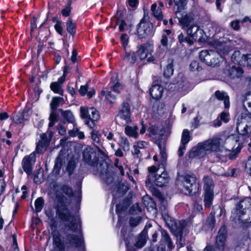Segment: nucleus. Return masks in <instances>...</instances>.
<instances>
[{"mask_svg": "<svg viewBox=\"0 0 251 251\" xmlns=\"http://www.w3.org/2000/svg\"><path fill=\"white\" fill-rule=\"evenodd\" d=\"M56 192L57 205L56 208V217L63 222H69L65 224V227L73 232H76L78 228V224L76 222L75 216L69 211L67 205V198L64 194L71 198L73 203L72 209L75 213L79 212L80 209L82 201V189H52Z\"/></svg>", "mask_w": 251, "mask_h": 251, "instance_id": "1", "label": "nucleus"}, {"mask_svg": "<svg viewBox=\"0 0 251 251\" xmlns=\"http://www.w3.org/2000/svg\"><path fill=\"white\" fill-rule=\"evenodd\" d=\"M237 119L236 130L239 135H232L226 137V149L228 151L238 153L243 146L244 144L247 143L251 147V135L247 132L248 126L245 122L239 123Z\"/></svg>", "mask_w": 251, "mask_h": 251, "instance_id": "2", "label": "nucleus"}, {"mask_svg": "<svg viewBox=\"0 0 251 251\" xmlns=\"http://www.w3.org/2000/svg\"><path fill=\"white\" fill-rule=\"evenodd\" d=\"M52 244L58 251H66L72 248H79L84 246V241L82 237L70 233H66L62 237L59 232H52Z\"/></svg>", "mask_w": 251, "mask_h": 251, "instance_id": "3", "label": "nucleus"}, {"mask_svg": "<svg viewBox=\"0 0 251 251\" xmlns=\"http://www.w3.org/2000/svg\"><path fill=\"white\" fill-rule=\"evenodd\" d=\"M100 152H97L90 147H87L83 152L84 162L93 168L95 175H99L102 179L108 177V164L102 158L100 157Z\"/></svg>", "mask_w": 251, "mask_h": 251, "instance_id": "4", "label": "nucleus"}, {"mask_svg": "<svg viewBox=\"0 0 251 251\" xmlns=\"http://www.w3.org/2000/svg\"><path fill=\"white\" fill-rule=\"evenodd\" d=\"M153 51V46L149 43H144L137 47V50H125L123 59L127 64L132 65L135 63H140Z\"/></svg>", "mask_w": 251, "mask_h": 251, "instance_id": "5", "label": "nucleus"}, {"mask_svg": "<svg viewBox=\"0 0 251 251\" xmlns=\"http://www.w3.org/2000/svg\"><path fill=\"white\" fill-rule=\"evenodd\" d=\"M179 23L181 28L193 39L199 41H201L204 31L194 22L193 16L190 14L183 15L179 18Z\"/></svg>", "mask_w": 251, "mask_h": 251, "instance_id": "6", "label": "nucleus"}, {"mask_svg": "<svg viewBox=\"0 0 251 251\" xmlns=\"http://www.w3.org/2000/svg\"><path fill=\"white\" fill-rule=\"evenodd\" d=\"M158 148L160 150V154L161 159L158 167L155 166H151L148 168L149 175L148 176L147 180L145 181L146 186L147 187H151L152 186V181L155 177L154 173L157 172L159 168H163L165 169L167 165V154L165 151V147L161 144H158Z\"/></svg>", "mask_w": 251, "mask_h": 251, "instance_id": "7", "label": "nucleus"}, {"mask_svg": "<svg viewBox=\"0 0 251 251\" xmlns=\"http://www.w3.org/2000/svg\"><path fill=\"white\" fill-rule=\"evenodd\" d=\"M154 32L153 25L149 21L148 13L144 11L143 18L136 26V33L139 39L145 38L152 36Z\"/></svg>", "mask_w": 251, "mask_h": 251, "instance_id": "8", "label": "nucleus"}, {"mask_svg": "<svg viewBox=\"0 0 251 251\" xmlns=\"http://www.w3.org/2000/svg\"><path fill=\"white\" fill-rule=\"evenodd\" d=\"M81 117L85 119V124L92 128L95 126V122L99 120L100 116L98 110L94 107H81Z\"/></svg>", "mask_w": 251, "mask_h": 251, "instance_id": "9", "label": "nucleus"}, {"mask_svg": "<svg viewBox=\"0 0 251 251\" xmlns=\"http://www.w3.org/2000/svg\"><path fill=\"white\" fill-rule=\"evenodd\" d=\"M228 238L227 227L224 223L219 228L215 238L214 246L218 251H224Z\"/></svg>", "mask_w": 251, "mask_h": 251, "instance_id": "10", "label": "nucleus"}, {"mask_svg": "<svg viewBox=\"0 0 251 251\" xmlns=\"http://www.w3.org/2000/svg\"><path fill=\"white\" fill-rule=\"evenodd\" d=\"M53 132L50 130H48L46 133H43L40 135V140L36 143L35 151L33 152L42 154L44 153L49 147L50 140L53 136Z\"/></svg>", "mask_w": 251, "mask_h": 251, "instance_id": "11", "label": "nucleus"}, {"mask_svg": "<svg viewBox=\"0 0 251 251\" xmlns=\"http://www.w3.org/2000/svg\"><path fill=\"white\" fill-rule=\"evenodd\" d=\"M204 142L209 151H219L225 144L226 136L222 134L217 135Z\"/></svg>", "mask_w": 251, "mask_h": 251, "instance_id": "12", "label": "nucleus"}, {"mask_svg": "<svg viewBox=\"0 0 251 251\" xmlns=\"http://www.w3.org/2000/svg\"><path fill=\"white\" fill-rule=\"evenodd\" d=\"M130 106L128 102L123 103L119 109L118 114L116 116V120L118 122H124L126 124L131 122Z\"/></svg>", "mask_w": 251, "mask_h": 251, "instance_id": "13", "label": "nucleus"}, {"mask_svg": "<svg viewBox=\"0 0 251 251\" xmlns=\"http://www.w3.org/2000/svg\"><path fill=\"white\" fill-rule=\"evenodd\" d=\"M245 202L244 200H241L237 202L234 208L233 213L238 218V220L241 224L244 229H248L251 226V221L248 222L247 220H242L241 217L245 214L246 207H244L243 203Z\"/></svg>", "mask_w": 251, "mask_h": 251, "instance_id": "14", "label": "nucleus"}, {"mask_svg": "<svg viewBox=\"0 0 251 251\" xmlns=\"http://www.w3.org/2000/svg\"><path fill=\"white\" fill-rule=\"evenodd\" d=\"M207 151H209L205 142L199 143L197 146L193 147L189 151V157L191 158H199L204 157Z\"/></svg>", "mask_w": 251, "mask_h": 251, "instance_id": "15", "label": "nucleus"}, {"mask_svg": "<svg viewBox=\"0 0 251 251\" xmlns=\"http://www.w3.org/2000/svg\"><path fill=\"white\" fill-rule=\"evenodd\" d=\"M120 234L125 243L126 251H137L133 246L130 245V240L134 238L132 231H127V227L123 226L121 229Z\"/></svg>", "mask_w": 251, "mask_h": 251, "instance_id": "16", "label": "nucleus"}, {"mask_svg": "<svg viewBox=\"0 0 251 251\" xmlns=\"http://www.w3.org/2000/svg\"><path fill=\"white\" fill-rule=\"evenodd\" d=\"M36 162L35 152H32L29 155L24 157L22 162V165L24 171L28 175L32 172V166Z\"/></svg>", "mask_w": 251, "mask_h": 251, "instance_id": "17", "label": "nucleus"}, {"mask_svg": "<svg viewBox=\"0 0 251 251\" xmlns=\"http://www.w3.org/2000/svg\"><path fill=\"white\" fill-rule=\"evenodd\" d=\"M170 181V177L166 171H163L161 175H159L154 178L152 181V186L150 188H155L153 183L158 187H163L167 185Z\"/></svg>", "mask_w": 251, "mask_h": 251, "instance_id": "18", "label": "nucleus"}, {"mask_svg": "<svg viewBox=\"0 0 251 251\" xmlns=\"http://www.w3.org/2000/svg\"><path fill=\"white\" fill-rule=\"evenodd\" d=\"M243 70L240 67L233 66L229 69H225L223 73L227 78L233 79L240 77L243 74Z\"/></svg>", "mask_w": 251, "mask_h": 251, "instance_id": "19", "label": "nucleus"}, {"mask_svg": "<svg viewBox=\"0 0 251 251\" xmlns=\"http://www.w3.org/2000/svg\"><path fill=\"white\" fill-rule=\"evenodd\" d=\"M132 203V197H127L123 199L121 202L116 205V212L118 215L126 211Z\"/></svg>", "mask_w": 251, "mask_h": 251, "instance_id": "20", "label": "nucleus"}, {"mask_svg": "<svg viewBox=\"0 0 251 251\" xmlns=\"http://www.w3.org/2000/svg\"><path fill=\"white\" fill-rule=\"evenodd\" d=\"M185 188H199L200 186L196 177L193 175H186L184 177L183 182Z\"/></svg>", "mask_w": 251, "mask_h": 251, "instance_id": "21", "label": "nucleus"}, {"mask_svg": "<svg viewBox=\"0 0 251 251\" xmlns=\"http://www.w3.org/2000/svg\"><path fill=\"white\" fill-rule=\"evenodd\" d=\"M214 189H205L204 194V205L205 208H210L212 204L214 197Z\"/></svg>", "mask_w": 251, "mask_h": 251, "instance_id": "22", "label": "nucleus"}, {"mask_svg": "<svg viewBox=\"0 0 251 251\" xmlns=\"http://www.w3.org/2000/svg\"><path fill=\"white\" fill-rule=\"evenodd\" d=\"M215 96L218 100H224V106L226 109L229 108L230 106L229 97L227 93L217 90L215 92Z\"/></svg>", "mask_w": 251, "mask_h": 251, "instance_id": "23", "label": "nucleus"}, {"mask_svg": "<svg viewBox=\"0 0 251 251\" xmlns=\"http://www.w3.org/2000/svg\"><path fill=\"white\" fill-rule=\"evenodd\" d=\"M162 87L158 84H154L150 89V93L151 97L155 100L160 99L163 94Z\"/></svg>", "mask_w": 251, "mask_h": 251, "instance_id": "24", "label": "nucleus"}, {"mask_svg": "<svg viewBox=\"0 0 251 251\" xmlns=\"http://www.w3.org/2000/svg\"><path fill=\"white\" fill-rule=\"evenodd\" d=\"M226 41L224 38H220L218 40H214L213 42V46L217 50L222 51L223 52H226L227 50Z\"/></svg>", "mask_w": 251, "mask_h": 251, "instance_id": "25", "label": "nucleus"}, {"mask_svg": "<svg viewBox=\"0 0 251 251\" xmlns=\"http://www.w3.org/2000/svg\"><path fill=\"white\" fill-rule=\"evenodd\" d=\"M91 138L93 140V144L97 148L98 152H100L101 155H104L105 153L102 151L103 147L102 146V144L100 141V138L98 136V133L92 132L91 133Z\"/></svg>", "mask_w": 251, "mask_h": 251, "instance_id": "26", "label": "nucleus"}, {"mask_svg": "<svg viewBox=\"0 0 251 251\" xmlns=\"http://www.w3.org/2000/svg\"><path fill=\"white\" fill-rule=\"evenodd\" d=\"M151 10L152 15L158 21H161L163 19V15L162 9L159 7H157L156 3L152 4Z\"/></svg>", "mask_w": 251, "mask_h": 251, "instance_id": "27", "label": "nucleus"}, {"mask_svg": "<svg viewBox=\"0 0 251 251\" xmlns=\"http://www.w3.org/2000/svg\"><path fill=\"white\" fill-rule=\"evenodd\" d=\"M213 56V51L204 50L201 51L200 53V59L202 62L208 65V62H209L210 58L211 57H214Z\"/></svg>", "mask_w": 251, "mask_h": 251, "instance_id": "28", "label": "nucleus"}, {"mask_svg": "<svg viewBox=\"0 0 251 251\" xmlns=\"http://www.w3.org/2000/svg\"><path fill=\"white\" fill-rule=\"evenodd\" d=\"M64 103V100L62 97H54L52 98L50 103L51 110H56L57 108L60 105H62Z\"/></svg>", "mask_w": 251, "mask_h": 251, "instance_id": "29", "label": "nucleus"}, {"mask_svg": "<svg viewBox=\"0 0 251 251\" xmlns=\"http://www.w3.org/2000/svg\"><path fill=\"white\" fill-rule=\"evenodd\" d=\"M138 129V128L136 126H134L133 127L127 126L125 127V132L126 134L129 137L137 138L138 136V133L137 132Z\"/></svg>", "mask_w": 251, "mask_h": 251, "instance_id": "30", "label": "nucleus"}, {"mask_svg": "<svg viewBox=\"0 0 251 251\" xmlns=\"http://www.w3.org/2000/svg\"><path fill=\"white\" fill-rule=\"evenodd\" d=\"M59 111L61 112L63 119L67 122L72 124L75 122V117L70 110L64 111L62 109H59Z\"/></svg>", "mask_w": 251, "mask_h": 251, "instance_id": "31", "label": "nucleus"}, {"mask_svg": "<svg viewBox=\"0 0 251 251\" xmlns=\"http://www.w3.org/2000/svg\"><path fill=\"white\" fill-rule=\"evenodd\" d=\"M180 193L190 197L193 200H196L200 194V189L193 192V189H180Z\"/></svg>", "mask_w": 251, "mask_h": 251, "instance_id": "32", "label": "nucleus"}, {"mask_svg": "<svg viewBox=\"0 0 251 251\" xmlns=\"http://www.w3.org/2000/svg\"><path fill=\"white\" fill-rule=\"evenodd\" d=\"M50 88L54 93L63 96L64 90L61 84L56 82H53L50 85Z\"/></svg>", "mask_w": 251, "mask_h": 251, "instance_id": "33", "label": "nucleus"}, {"mask_svg": "<svg viewBox=\"0 0 251 251\" xmlns=\"http://www.w3.org/2000/svg\"><path fill=\"white\" fill-rule=\"evenodd\" d=\"M215 224L216 219L215 213L211 212L209 215L206 218L205 221V225L209 228L213 229L215 227Z\"/></svg>", "mask_w": 251, "mask_h": 251, "instance_id": "34", "label": "nucleus"}, {"mask_svg": "<svg viewBox=\"0 0 251 251\" xmlns=\"http://www.w3.org/2000/svg\"><path fill=\"white\" fill-rule=\"evenodd\" d=\"M119 145L124 151H129L130 143L126 137L121 136L120 138Z\"/></svg>", "mask_w": 251, "mask_h": 251, "instance_id": "35", "label": "nucleus"}, {"mask_svg": "<svg viewBox=\"0 0 251 251\" xmlns=\"http://www.w3.org/2000/svg\"><path fill=\"white\" fill-rule=\"evenodd\" d=\"M35 211L36 213H39L42 210L44 205V200L42 197L37 198L34 203Z\"/></svg>", "mask_w": 251, "mask_h": 251, "instance_id": "36", "label": "nucleus"}, {"mask_svg": "<svg viewBox=\"0 0 251 251\" xmlns=\"http://www.w3.org/2000/svg\"><path fill=\"white\" fill-rule=\"evenodd\" d=\"M152 225L151 224H146L143 230L139 233L138 238L148 240V229L151 227Z\"/></svg>", "mask_w": 251, "mask_h": 251, "instance_id": "37", "label": "nucleus"}, {"mask_svg": "<svg viewBox=\"0 0 251 251\" xmlns=\"http://www.w3.org/2000/svg\"><path fill=\"white\" fill-rule=\"evenodd\" d=\"M142 210L138 203L134 204L128 210L130 215H135L138 214L142 212Z\"/></svg>", "mask_w": 251, "mask_h": 251, "instance_id": "38", "label": "nucleus"}, {"mask_svg": "<svg viewBox=\"0 0 251 251\" xmlns=\"http://www.w3.org/2000/svg\"><path fill=\"white\" fill-rule=\"evenodd\" d=\"M67 30L71 34L74 35L75 33V25L73 22L71 18H69L66 23Z\"/></svg>", "mask_w": 251, "mask_h": 251, "instance_id": "39", "label": "nucleus"}, {"mask_svg": "<svg viewBox=\"0 0 251 251\" xmlns=\"http://www.w3.org/2000/svg\"><path fill=\"white\" fill-rule=\"evenodd\" d=\"M174 73L173 64L172 61L169 63L165 68L163 72L164 75L166 77H170Z\"/></svg>", "mask_w": 251, "mask_h": 251, "instance_id": "40", "label": "nucleus"}, {"mask_svg": "<svg viewBox=\"0 0 251 251\" xmlns=\"http://www.w3.org/2000/svg\"><path fill=\"white\" fill-rule=\"evenodd\" d=\"M62 165V159L60 156H58L55 160V164L54 166L53 173L55 175H58L59 173L61 167Z\"/></svg>", "mask_w": 251, "mask_h": 251, "instance_id": "41", "label": "nucleus"}, {"mask_svg": "<svg viewBox=\"0 0 251 251\" xmlns=\"http://www.w3.org/2000/svg\"><path fill=\"white\" fill-rule=\"evenodd\" d=\"M101 94L105 96V98L111 103H114L116 100V97L112 94L111 92L107 90L101 91Z\"/></svg>", "mask_w": 251, "mask_h": 251, "instance_id": "42", "label": "nucleus"}, {"mask_svg": "<svg viewBox=\"0 0 251 251\" xmlns=\"http://www.w3.org/2000/svg\"><path fill=\"white\" fill-rule=\"evenodd\" d=\"M190 139L189 131L188 129H184L181 136V144H187Z\"/></svg>", "mask_w": 251, "mask_h": 251, "instance_id": "43", "label": "nucleus"}, {"mask_svg": "<svg viewBox=\"0 0 251 251\" xmlns=\"http://www.w3.org/2000/svg\"><path fill=\"white\" fill-rule=\"evenodd\" d=\"M214 57H211L209 62H208V66H215L219 63L218 53L213 51Z\"/></svg>", "mask_w": 251, "mask_h": 251, "instance_id": "44", "label": "nucleus"}, {"mask_svg": "<svg viewBox=\"0 0 251 251\" xmlns=\"http://www.w3.org/2000/svg\"><path fill=\"white\" fill-rule=\"evenodd\" d=\"M204 188L214 187V183L211 177L206 176L203 178Z\"/></svg>", "mask_w": 251, "mask_h": 251, "instance_id": "45", "label": "nucleus"}, {"mask_svg": "<svg viewBox=\"0 0 251 251\" xmlns=\"http://www.w3.org/2000/svg\"><path fill=\"white\" fill-rule=\"evenodd\" d=\"M161 232L162 235V239H163L164 241L167 243L169 246L170 245L172 244L171 239L167 230L163 229H161Z\"/></svg>", "mask_w": 251, "mask_h": 251, "instance_id": "46", "label": "nucleus"}, {"mask_svg": "<svg viewBox=\"0 0 251 251\" xmlns=\"http://www.w3.org/2000/svg\"><path fill=\"white\" fill-rule=\"evenodd\" d=\"M141 217L138 216L137 217H131L129 219V224L131 227H135L137 226L141 221Z\"/></svg>", "mask_w": 251, "mask_h": 251, "instance_id": "47", "label": "nucleus"}, {"mask_svg": "<svg viewBox=\"0 0 251 251\" xmlns=\"http://www.w3.org/2000/svg\"><path fill=\"white\" fill-rule=\"evenodd\" d=\"M14 121L16 124H21L24 122L25 120L24 113L19 112L14 116Z\"/></svg>", "mask_w": 251, "mask_h": 251, "instance_id": "48", "label": "nucleus"}, {"mask_svg": "<svg viewBox=\"0 0 251 251\" xmlns=\"http://www.w3.org/2000/svg\"><path fill=\"white\" fill-rule=\"evenodd\" d=\"M179 10L184 9L187 3V0H174Z\"/></svg>", "mask_w": 251, "mask_h": 251, "instance_id": "49", "label": "nucleus"}, {"mask_svg": "<svg viewBox=\"0 0 251 251\" xmlns=\"http://www.w3.org/2000/svg\"><path fill=\"white\" fill-rule=\"evenodd\" d=\"M11 237L12 239V244L11 247L14 250H19L18 242H17V236L16 233H14L12 234Z\"/></svg>", "mask_w": 251, "mask_h": 251, "instance_id": "50", "label": "nucleus"}, {"mask_svg": "<svg viewBox=\"0 0 251 251\" xmlns=\"http://www.w3.org/2000/svg\"><path fill=\"white\" fill-rule=\"evenodd\" d=\"M190 68L192 71H200L201 70V67L199 66V63L196 61H193L191 63Z\"/></svg>", "mask_w": 251, "mask_h": 251, "instance_id": "51", "label": "nucleus"}, {"mask_svg": "<svg viewBox=\"0 0 251 251\" xmlns=\"http://www.w3.org/2000/svg\"><path fill=\"white\" fill-rule=\"evenodd\" d=\"M147 241V240L139 239L138 238V240L134 246L137 248L141 249L146 245Z\"/></svg>", "mask_w": 251, "mask_h": 251, "instance_id": "52", "label": "nucleus"}, {"mask_svg": "<svg viewBox=\"0 0 251 251\" xmlns=\"http://www.w3.org/2000/svg\"><path fill=\"white\" fill-rule=\"evenodd\" d=\"M50 226L51 229V235L52 237V232L54 231H57L59 232L58 230H57V221L53 218L51 219L50 220Z\"/></svg>", "mask_w": 251, "mask_h": 251, "instance_id": "53", "label": "nucleus"}, {"mask_svg": "<svg viewBox=\"0 0 251 251\" xmlns=\"http://www.w3.org/2000/svg\"><path fill=\"white\" fill-rule=\"evenodd\" d=\"M159 231H161V229L158 230H153L152 231L151 238L150 240L151 243H155L157 241Z\"/></svg>", "mask_w": 251, "mask_h": 251, "instance_id": "54", "label": "nucleus"}, {"mask_svg": "<svg viewBox=\"0 0 251 251\" xmlns=\"http://www.w3.org/2000/svg\"><path fill=\"white\" fill-rule=\"evenodd\" d=\"M229 115L228 112H223L220 115V120L225 123H227L229 121Z\"/></svg>", "mask_w": 251, "mask_h": 251, "instance_id": "55", "label": "nucleus"}, {"mask_svg": "<svg viewBox=\"0 0 251 251\" xmlns=\"http://www.w3.org/2000/svg\"><path fill=\"white\" fill-rule=\"evenodd\" d=\"M240 22L239 20L232 21L230 23V26L234 30H238L240 29Z\"/></svg>", "mask_w": 251, "mask_h": 251, "instance_id": "56", "label": "nucleus"}, {"mask_svg": "<svg viewBox=\"0 0 251 251\" xmlns=\"http://www.w3.org/2000/svg\"><path fill=\"white\" fill-rule=\"evenodd\" d=\"M151 192L154 193V195L160 200L164 199L162 194L159 191L160 189H150Z\"/></svg>", "mask_w": 251, "mask_h": 251, "instance_id": "57", "label": "nucleus"}, {"mask_svg": "<svg viewBox=\"0 0 251 251\" xmlns=\"http://www.w3.org/2000/svg\"><path fill=\"white\" fill-rule=\"evenodd\" d=\"M56 110H51L50 114L49 117V120L54 121H58V115L55 112Z\"/></svg>", "mask_w": 251, "mask_h": 251, "instance_id": "58", "label": "nucleus"}, {"mask_svg": "<svg viewBox=\"0 0 251 251\" xmlns=\"http://www.w3.org/2000/svg\"><path fill=\"white\" fill-rule=\"evenodd\" d=\"M194 208L196 213L201 214L203 213V212L202 205L199 204L197 202H196L194 203Z\"/></svg>", "mask_w": 251, "mask_h": 251, "instance_id": "59", "label": "nucleus"}, {"mask_svg": "<svg viewBox=\"0 0 251 251\" xmlns=\"http://www.w3.org/2000/svg\"><path fill=\"white\" fill-rule=\"evenodd\" d=\"M134 145L140 149H144L147 147L148 143L145 141H141L135 143Z\"/></svg>", "mask_w": 251, "mask_h": 251, "instance_id": "60", "label": "nucleus"}, {"mask_svg": "<svg viewBox=\"0 0 251 251\" xmlns=\"http://www.w3.org/2000/svg\"><path fill=\"white\" fill-rule=\"evenodd\" d=\"M58 133L61 135H64L66 134V128L62 125L59 124L56 126Z\"/></svg>", "mask_w": 251, "mask_h": 251, "instance_id": "61", "label": "nucleus"}, {"mask_svg": "<svg viewBox=\"0 0 251 251\" xmlns=\"http://www.w3.org/2000/svg\"><path fill=\"white\" fill-rule=\"evenodd\" d=\"M54 28L59 34L62 35L63 29L60 22H58L56 23L54 25Z\"/></svg>", "mask_w": 251, "mask_h": 251, "instance_id": "62", "label": "nucleus"}, {"mask_svg": "<svg viewBox=\"0 0 251 251\" xmlns=\"http://www.w3.org/2000/svg\"><path fill=\"white\" fill-rule=\"evenodd\" d=\"M73 183L75 184V187L76 188H81L82 184V179H74L73 180Z\"/></svg>", "mask_w": 251, "mask_h": 251, "instance_id": "63", "label": "nucleus"}, {"mask_svg": "<svg viewBox=\"0 0 251 251\" xmlns=\"http://www.w3.org/2000/svg\"><path fill=\"white\" fill-rule=\"evenodd\" d=\"M103 135L106 137V139L108 140H111L113 139L114 134L112 132L109 131H103Z\"/></svg>", "mask_w": 251, "mask_h": 251, "instance_id": "64", "label": "nucleus"}]
</instances>
